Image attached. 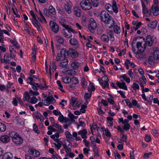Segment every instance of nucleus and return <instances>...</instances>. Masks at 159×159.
Wrapping results in <instances>:
<instances>
[{
	"instance_id": "35",
	"label": "nucleus",
	"mask_w": 159,
	"mask_h": 159,
	"mask_svg": "<svg viewBox=\"0 0 159 159\" xmlns=\"http://www.w3.org/2000/svg\"><path fill=\"white\" fill-rule=\"evenodd\" d=\"M48 10L53 15H55L56 13L55 9L52 6H50L49 7Z\"/></svg>"
},
{
	"instance_id": "43",
	"label": "nucleus",
	"mask_w": 159,
	"mask_h": 159,
	"mask_svg": "<svg viewBox=\"0 0 159 159\" xmlns=\"http://www.w3.org/2000/svg\"><path fill=\"white\" fill-rule=\"evenodd\" d=\"M132 87L133 88L135 92H136V89H139V84L136 83H134L133 84Z\"/></svg>"
},
{
	"instance_id": "61",
	"label": "nucleus",
	"mask_w": 159,
	"mask_h": 159,
	"mask_svg": "<svg viewBox=\"0 0 159 159\" xmlns=\"http://www.w3.org/2000/svg\"><path fill=\"white\" fill-rule=\"evenodd\" d=\"M100 84H101L103 88H105V87H108L109 86V84L108 83L105 82L104 83L103 82L100 83Z\"/></svg>"
},
{
	"instance_id": "39",
	"label": "nucleus",
	"mask_w": 159,
	"mask_h": 159,
	"mask_svg": "<svg viewBox=\"0 0 159 159\" xmlns=\"http://www.w3.org/2000/svg\"><path fill=\"white\" fill-rule=\"evenodd\" d=\"M18 134L15 132H11L9 133V136L12 138V140L13 139L15 138L17 135Z\"/></svg>"
},
{
	"instance_id": "51",
	"label": "nucleus",
	"mask_w": 159,
	"mask_h": 159,
	"mask_svg": "<svg viewBox=\"0 0 159 159\" xmlns=\"http://www.w3.org/2000/svg\"><path fill=\"white\" fill-rule=\"evenodd\" d=\"M76 99L74 97H72L70 100V104L72 105H74L76 101Z\"/></svg>"
},
{
	"instance_id": "16",
	"label": "nucleus",
	"mask_w": 159,
	"mask_h": 159,
	"mask_svg": "<svg viewBox=\"0 0 159 159\" xmlns=\"http://www.w3.org/2000/svg\"><path fill=\"white\" fill-rule=\"evenodd\" d=\"M13 155L12 153L10 152H6L2 156V159H12Z\"/></svg>"
},
{
	"instance_id": "24",
	"label": "nucleus",
	"mask_w": 159,
	"mask_h": 159,
	"mask_svg": "<svg viewBox=\"0 0 159 159\" xmlns=\"http://www.w3.org/2000/svg\"><path fill=\"white\" fill-rule=\"evenodd\" d=\"M70 43L71 45L73 46H75L78 43V42L75 38H71L69 40Z\"/></svg>"
},
{
	"instance_id": "32",
	"label": "nucleus",
	"mask_w": 159,
	"mask_h": 159,
	"mask_svg": "<svg viewBox=\"0 0 159 159\" xmlns=\"http://www.w3.org/2000/svg\"><path fill=\"white\" fill-rule=\"evenodd\" d=\"M24 98H23L24 101H25L26 100H29L30 99V96L28 92H25L24 93Z\"/></svg>"
},
{
	"instance_id": "33",
	"label": "nucleus",
	"mask_w": 159,
	"mask_h": 159,
	"mask_svg": "<svg viewBox=\"0 0 159 159\" xmlns=\"http://www.w3.org/2000/svg\"><path fill=\"white\" fill-rule=\"evenodd\" d=\"M64 34L65 35V37L70 38L72 36V34L70 32L66 31V30H64Z\"/></svg>"
},
{
	"instance_id": "60",
	"label": "nucleus",
	"mask_w": 159,
	"mask_h": 159,
	"mask_svg": "<svg viewBox=\"0 0 159 159\" xmlns=\"http://www.w3.org/2000/svg\"><path fill=\"white\" fill-rule=\"evenodd\" d=\"M11 57L10 56L9 57V56L8 54H6L4 56V58L7 61V62H9V61L10 60L9 58Z\"/></svg>"
},
{
	"instance_id": "64",
	"label": "nucleus",
	"mask_w": 159,
	"mask_h": 159,
	"mask_svg": "<svg viewBox=\"0 0 159 159\" xmlns=\"http://www.w3.org/2000/svg\"><path fill=\"white\" fill-rule=\"evenodd\" d=\"M49 102L52 101L53 100H54V98L52 96H49L47 97L46 99Z\"/></svg>"
},
{
	"instance_id": "46",
	"label": "nucleus",
	"mask_w": 159,
	"mask_h": 159,
	"mask_svg": "<svg viewBox=\"0 0 159 159\" xmlns=\"http://www.w3.org/2000/svg\"><path fill=\"white\" fill-rule=\"evenodd\" d=\"M87 107V106L84 105H82L80 110V112L82 113H84L85 111V109Z\"/></svg>"
},
{
	"instance_id": "25",
	"label": "nucleus",
	"mask_w": 159,
	"mask_h": 159,
	"mask_svg": "<svg viewBox=\"0 0 159 159\" xmlns=\"http://www.w3.org/2000/svg\"><path fill=\"white\" fill-rule=\"evenodd\" d=\"M74 11H75V14L78 17L80 16V11L78 7H75L74 8Z\"/></svg>"
},
{
	"instance_id": "58",
	"label": "nucleus",
	"mask_w": 159,
	"mask_h": 159,
	"mask_svg": "<svg viewBox=\"0 0 159 159\" xmlns=\"http://www.w3.org/2000/svg\"><path fill=\"white\" fill-rule=\"evenodd\" d=\"M152 152H149L148 153H145L143 155V157L144 158L146 159L149 157V156L152 155Z\"/></svg>"
},
{
	"instance_id": "15",
	"label": "nucleus",
	"mask_w": 159,
	"mask_h": 159,
	"mask_svg": "<svg viewBox=\"0 0 159 159\" xmlns=\"http://www.w3.org/2000/svg\"><path fill=\"white\" fill-rule=\"evenodd\" d=\"M55 40L59 43L63 45L64 44L65 41L63 38L61 36L57 35L55 37Z\"/></svg>"
},
{
	"instance_id": "62",
	"label": "nucleus",
	"mask_w": 159,
	"mask_h": 159,
	"mask_svg": "<svg viewBox=\"0 0 159 159\" xmlns=\"http://www.w3.org/2000/svg\"><path fill=\"white\" fill-rule=\"evenodd\" d=\"M145 140L148 142L150 141L151 140V137L149 135H146L145 137Z\"/></svg>"
},
{
	"instance_id": "41",
	"label": "nucleus",
	"mask_w": 159,
	"mask_h": 159,
	"mask_svg": "<svg viewBox=\"0 0 159 159\" xmlns=\"http://www.w3.org/2000/svg\"><path fill=\"white\" fill-rule=\"evenodd\" d=\"M91 2L93 5L94 7H97L99 5L98 0H91Z\"/></svg>"
},
{
	"instance_id": "7",
	"label": "nucleus",
	"mask_w": 159,
	"mask_h": 159,
	"mask_svg": "<svg viewBox=\"0 0 159 159\" xmlns=\"http://www.w3.org/2000/svg\"><path fill=\"white\" fill-rule=\"evenodd\" d=\"M13 141L16 144H20L23 143L22 138L19 135H17L15 138L13 139Z\"/></svg>"
},
{
	"instance_id": "19",
	"label": "nucleus",
	"mask_w": 159,
	"mask_h": 159,
	"mask_svg": "<svg viewBox=\"0 0 159 159\" xmlns=\"http://www.w3.org/2000/svg\"><path fill=\"white\" fill-rule=\"evenodd\" d=\"M155 60H159V50L157 49L155 50L153 54Z\"/></svg>"
},
{
	"instance_id": "13",
	"label": "nucleus",
	"mask_w": 159,
	"mask_h": 159,
	"mask_svg": "<svg viewBox=\"0 0 159 159\" xmlns=\"http://www.w3.org/2000/svg\"><path fill=\"white\" fill-rule=\"evenodd\" d=\"M32 22L33 25L38 30L40 29L41 25L36 18L32 19Z\"/></svg>"
},
{
	"instance_id": "10",
	"label": "nucleus",
	"mask_w": 159,
	"mask_h": 159,
	"mask_svg": "<svg viewBox=\"0 0 159 159\" xmlns=\"http://www.w3.org/2000/svg\"><path fill=\"white\" fill-rule=\"evenodd\" d=\"M10 140L9 136L7 135H3L0 138V140L4 143L8 142Z\"/></svg>"
},
{
	"instance_id": "3",
	"label": "nucleus",
	"mask_w": 159,
	"mask_h": 159,
	"mask_svg": "<svg viewBox=\"0 0 159 159\" xmlns=\"http://www.w3.org/2000/svg\"><path fill=\"white\" fill-rule=\"evenodd\" d=\"M106 19L107 22H103L106 25H107V26L110 28H111L115 24L114 21L111 16H109Z\"/></svg>"
},
{
	"instance_id": "14",
	"label": "nucleus",
	"mask_w": 159,
	"mask_h": 159,
	"mask_svg": "<svg viewBox=\"0 0 159 159\" xmlns=\"http://www.w3.org/2000/svg\"><path fill=\"white\" fill-rule=\"evenodd\" d=\"M148 3H142V6L143 7V12L145 15L149 13V11L148 10V9L146 7L148 5Z\"/></svg>"
},
{
	"instance_id": "50",
	"label": "nucleus",
	"mask_w": 159,
	"mask_h": 159,
	"mask_svg": "<svg viewBox=\"0 0 159 159\" xmlns=\"http://www.w3.org/2000/svg\"><path fill=\"white\" fill-rule=\"evenodd\" d=\"M87 133V130L84 129L82 130H80L78 132V134H80L81 135H84V134H86Z\"/></svg>"
},
{
	"instance_id": "59",
	"label": "nucleus",
	"mask_w": 159,
	"mask_h": 159,
	"mask_svg": "<svg viewBox=\"0 0 159 159\" xmlns=\"http://www.w3.org/2000/svg\"><path fill=\"white\" fill-rule=\"evenodd\" d=\"M17 100L16 98H14L12 102V104L15 106H16L17 105Z\"/></svg>"
},
{
	"instance_id": "53",
	"label": "nucleus",
	"mask_w": 159,
	"mask_h": 159,
	"mask_svg": "<svg viewBox=\"0 0 159 159\" xmlns=\"http://www.w3.org/2000/svg\"><path fill=\"white\" fill-rule=\"evenodd\" d=\"M102 80L104 82L108 83V79L106 76H104L102 78Z\"/></svg>"
},
{
	"instance_id": "2",
	"label": "nucleus",
	"mask_w": 159,
	"mask_h": 159,
	"mask_svg": "<svg viewBox=\"0 0 159 159\" xmlns=\"http://www.w3.org/2000/svg\"><path fill=\"white\" fill-rule=\"evenodd\" d=\"M49 25L52 30L55 33L58 32L59 30V26L55 22L51 21L49 22Z\"/></svg>"
},
{
	"instance_id": "31",
	"label": "nucleus",
	"mask_w": 159,
	"mask_h": 159,
	"mask_svg": "<svg viewBox=\"0 0 159 159\" xmlns=\"http://www.w3.org/2000/svg\"><path fill=\"white\" fill-rule=\"evenodd\" d=\"M120 77L123 79L126 82L129 83L130 82V79L127 77V75L125 74L123 75H120Z\"/></svg>"
},
{
	"instance_id": "27",
	"label": "nucleus",
	"mask_w": 159,
	"mask_h": 159,
	"mask_svg": "<svg viewBox=\"0 0 159 159\" xmlns=\"http://www.w3.org/2000/svg\"><path fill=\"white\" fill-rule=\"evenodd\" d=\"M63 81L66 84H68L71 82V79L68 76H66L62 78Z\"/></svg>"
},
{
	"instance_id": "28",
	"label": "nucleus",
	"mask_w": 159,
	"mask_h": 159,
	"mask_svg": "<svg viewBox=\"0 0 159 159\" xmlns=\"http://www.w3.org/2000/svg\"><path fill=\"white\" fill-rule=\"evenodd\" d=\"M101 39L102 41L105 42H108L109 39L108 36L105 34H103L102 35Z\"/></svg>"
},
{
	"instance_id": "34",
	"label": "nucleus",
	"mask_w": 159,
	"mask_h": 159,
	"mask_svg": "<svg viewBox=\"0 0 159 159\" xmlns=\"http://www.w3.org/2000/svg\"><path fill=\"white\" fill-rule=\"evenodd\" d=\"M6 127L5 125L2 123H0V131L4 132L6 130Z\"/></svg>"
},
{
	"instance_id": "23",
	"label": "nucleus",
	"mask_w": 159,
	"mask_h": 159,
	"mask_svg": "<svg viewBox=\"0 0 159 159\" xmlns=\"http://www.w3.org/2000/svg\"><path fill=\"white\" fill-rule=\"evenodd\" d=\"M71 66L74 69H77L80 66V64L77 62H74L71 63Z\"/></svg>"
},
{
	"instance_id": "21",
	"label": "nucleus",
	"mask_w": 159,
	"mask_h": 159,
	"mask_svg": "<svg viewBox=\"0 0 159 159\" xmlns=\"http://www.w3.org/2000/svg\"><path fill=\"white\" fill-rule=\"evenodd\" d=\"M112 7L113 11L116 13L118 12V9L116 5V2L115 1H113L112 3Z\"/></svg>"
},
{
	"instance_id": "8",
	"label": "nucleus",
	"mask_w": 159,
	"mask_h": 159,
	"mask_svg": "<svg viewBox=\"0 0 159 159\" xmlns=\"http://www.w3.org/2000/svg\"><path fill=\"white\" fill-rule=\"evenodd\" d=\"M54 141H56L57 143H53V144L55 147L57 148V150H59L61 147L62 144V142L59 139H54Z\"/></svg>"
},
{
	"instance_id": "44",
	"label": "nucleus",
	"mask_w": 159,
	"mask_h": 159,
	"mask_svg": "<svg viewBox=\"0 0 159 159\" xmlns=\"http://www.w3.org/2000/svg\"><path fill=\"white\" fill-rule=\"evenodd\" d=\"M33 128L34 131L37 133L38 134H39L40 133V131L38 129V128L37 125L35 124H34L33 125Z\"/></svg>"
},
{
	"instance_id": "22",
	"label": "nucleus",
	"mask_w": 159,
	"mask_h": 159,
	"mask_svg": "<svg viewBox=\"0 0 159 159\" xmlns=\"http://www.w3.org/2000/svg\"><path fill=\"white\" fill-rule=\"evenodd\" d=\"M88 93H85L84 95V98L85 100H87L91 98L92 92L89 90V88H88Z\"/></svg>"
},
{
	"instance_id": "48",
	"label": "nucleus",
	"mask_w": 159,
	"mask_h": 159,
	"mask_svg": "<svg viewBox=\"0 0 159 159\" xmlns=\"http://www.w3.org/2000/svg\"><path fill=\"white\" fill-rule=\"evenodd\" d=\"M132 103L133 105L135 106H136L137 108H139L140 107L139 104L137 102L135 99L132 100Z\"/></svg>"
},
{
	"instance_id": "45",
	"label": "nucleus",
	"mask_w": 159,
	"mask_h": 159,
	"mask_svg": "<svg viewBox=\"0 0 159 159\" xmlns=\"http://www.w3.org/2000/svg\"><path fill=\"white\" fill-rule=\"evenodd\" d=\"M127 139V136L126 135L123 134L122 137L120 138L121 142H119V143H121L126 142Z\"/></svg>"
},
{
	"instance_id": "6",
	"label": "nucleus",
	"mask_w": 159,
	"mask_h": 159,
	"mask_svg": "<svg viewBox=\"0 0 159 159\" xmlns=\"http://www.w3.org/2000/svg\"><path fill=\"white\" fill-rule=\"evenodd\" d=\"M67 55L70 56L72 58H77L78 57V52L73 49H70L67 51Z\"/></svg>"
},
{
	"instance_id": "17",
	"label": "nucleus",
	"mask_w": 159,
	"mask_h": 159,
	"mask_svg": "<svg viewBox=\"0 0 159 159\" xmlns=\"http://www.w3.org/2000/svg\"><path fill=\"white\" fill-rule=\"evenodd\" d=\"M157 23L158 22L157 21H154L150 22L149 24H148V26L150 28L152 29H154L157 27Z\"/></svg>"
},
{
	"instance_id": "20",
	"label": "nucleus",
	"mask_w": 159,
	"mask_h": 159,
	"mask_svg": "<svg viewBox=\"0 0 159 159\" xmlns=\"http://www.w3.org/2000/svg\"><path fill=\"white\" fill-rule=\"evenodd\" d=\"M65 133L66 137L68 139H69L71 141H73L74 140V139L72 137V135L69 131H66L65 132Z\"/></svg>"
},
{
	"instance_id": "37",
	"label": "nucleus",
	"mask_w": 159,
	"mask_h": 159,
	"mask_svg": "<svg viewBox=\"0 0 159 159\" xmlns=\"http://www.w3.org/2000/svg\"><path fill=\"white\" fill-rule=\"evenodd\" d=\"M68 75L72 76L76 74V72L73 70H68L67 71Z\"/></svg>"
},
{
	"instance_id": "47",
	"label": "nucleus",
	"mask_w": 159,
	"mask_h": 159,
	"mask_svg": "<svg viewBox=\"0 0 159 159\" xmlns=\"http://www.w3.org/2000/svg\"><path fill=\"white\" fill-rule=\"evenodd\" d=\"M93 151L95 152V153L98 156H99L98 155V148L97 147L96 145H94L93 146Z\"/></svg>"
},
{
	"instance_id": "38",
	"label": "nucleus",
	"mask_w": 159,
	"mask_h": 159,
	"mask_svg": "<svg viewBox=\"0 0 159 159\" xmlns=\"http://www.w3.org/2000/svg\"><path fill=\"white\" fill-rule=\"evenodd\" d=\"M155 60V58L153 55L150 56L148 58V62L151 64H152V63L154 62Z\"/></svg>"
},
{
	"instance_id": "12",
	"label": "nucleus",
	"mask_w": 159,
	"mask_h": 159,
	"mask_svg": "<svg viewBox=\"0 0 159 159\" xmlns=\"http://www.w3.org/2000/svg\"><path fill=\"white\" fill-rule=\"evenodd\" d=\"M9 50L10 52V57L12 58H14L16 55V50L11 46L9 47Z\"/></svg>"
},
{
	"instance_id": "29",
	"label": "nucleus",
	"mask_w": 159,
	"mask_h": 159,
	"mask_svg": "<svg viewBox=\"0 0 159 159\" xmlns=\"http://www.w3.org/2000/svg\"><path fill=\"white\" fill-rule=\"evenodd\" d=\"M114 32L117 34H119L120 32V28L117 25L115 26L113 28Z\"/></svg>"
},
{
	"instance_id": "1",
	"label": "nucleus",
	"mask_w": 159,
	"mask_h": 159,
	"mask_svg": "<svg viewBox=\"0 0 159 159\" xmlns=\"http://www.w3.org/2000/svg\"><path fill=\"white\" fill-rule=\"evenodd\" d=\"M80 5L82 8L85 10H89L92 8L91 4L89 0H82L80 2Z\"/></svg>"
},
{
	"instance_id": "18",
	"label": "nucleus",
	"mask_w": 159,
	"mask_h": 159,
	"mask_svg": "<svg viewBox=\"0 0 159 159\" xmlns=\"http://www.w3.org/2000/svg\"><path fill=\"white\" fill-rule=\"evenodd\" d=\"M146 41L148 46H151L152 45V38L151 35H148L146 37Z\"/></svg>"
},
{
	"instance_id": "55",
	"label": "nucleus",
	"mask_w": 159,
	"mask_h": 159,
	"mask_svg": "<svg viewBox=\"0 0 159 159\" xmlns=\"http://www.w3.org/2000/svg\"><path fill=\"white\" fill-rule=\"evenodd\" d=\"M68 115L70 119L72 120H73L74 119H76V118H75V116L70 112L69 113Z\"/></svg>"
},
{
	"instance_id": "52",
	"label": "nucleus",
	"mask_w": 159,
	"mask_h": 159,
	"mask_svg": "<svg viewBox=\"0 0 159 159\" xmlns=\"http://www.w3.org/2000/svg\"><path fill=\"white\" fill-rule=\"evenodd\" d=\"M130 125L129 123H127L124 125V129L126 130H128L130 128Z\"/></svg>"
},
{
	"instance_id": "11",
	"label": "nucleus",
	"mask_w": 159,
	"mask_h": 159,
	"mask_svg": "<svg viewBox=\"0 0 159 159\" xmlns=\"http://www.w3.org/2000/svg\"><path fill=\"white\" fill-rule=\"evenodd\" d=\"M137 47L138 49L139 52H143L145 49L146 48L144 46L143 48L142 46V43L139 42L137 43Z\"/></svg>"
},
{
	"instance_id": "63",
	"label": "nucleus",
	"mask_w": 159,
	"mask_h": 159,
	"mask_svg": "<svg viewBox=\"0 0 159 159\" xmlns=\"http://www.w3.org/2000/svg\"><path fill=\"white\" fill-rule=\"evenodd\" d=\"M153 96L152 95H150L149 99H147V101L148 103L150 104H151V103L152 102V100L153 99Z\"/></svg>"
},
{
	"instance_id": "30",
	"label": "nucleus",
	"mask_w": 159,
	"mask_h": 159,
	"mask_svg": "<svg viewBox=\"0 0 159 159\" xmlns=\"http://www.w3.org/2000/svg\"><path fill=\"white\" fill-rule=\"evenodd\" d=\"M60 52V55L62 56V57H66V54L67 55V52H66V50L65 49H62L61 50Z\"/></svg>"
},
{
	"instance_id": "56",
	"label": "nucleus",
	"mask_w": 159,
	"mask_h": 159,
	"mask_svg": "<svg viewBox=\"0 0 159 159\" xmlns=\"http://www.w3.org/2000/svg\"><path fill=\"white\" fill-rule=\"evenodd\" d=\"M125 101L127 106H128L129 107H132V104L129 100L127 99L125 100Z\"/></svg>"
},
{
	"instance_id": "42",
	"label": "nucleus",
	"mask_w": 159,
	"mask_h": 159,
	"mask_svg": "<svg viewBox=\"0 0 159 159\" xmlns=\"http://www.w3.org/2000/svg\"><path fill=\"white\" fill-rule=\"evenodd\" d=\"M71 82L75 84H76L79 83V81L78 79L75 77H72L71 79Z\"/></svg>"
},
{
	"instance_id": "54",
	"label": "nucleus",
	"mask_w": 159,
	"mask_h": 159,
	"mask_svg": "<svg viewBox=\"0 0 159 159\" xmlns=\"http://www.w3.org/2000/svg\"><path fill=\"white\" fill-rule=\"evenodd\" d=\"M104 131L106 136L107 137H110L111 134L110 132L109 131L108 129L107 128L105 129H104Z\"/></svg>"
},
{
	"instance_id": "49",
	"label": "nucleus",
	"mask_w": 159,
	"mask_h": 159,
	"mask_svg": "<svg viewBox=\"0 0 159 159\" xmlns=\"http://www.w3.org/2000/svg\"><path fill=\"white\" fill-rule=\"evenodd\" d=\"M113 34L114 32L112 30H110L108 32V34L110 38L112 39V41H113L114 40V37L113 35Z\"/></svg>"
},
{
	"instance_id": "9",
	"label": "nucleus",
	"mask_w": 159,
	"mask_h": 159,
	"mask_svg": "<svg viewBox=\"0 0 159 159\" xmlns=\"http://www.w3.org/2000/svg\"><path fill=\"white\" fill-rule=\"evenodd\" d=\"M116 84L118 87L120 89L125 90L128 89L127 86L125 85V83L124 82H120L117 81Z\"/></svg>"
},
{
	"instance_id": "40",
	"label": "nucleus",
	"mask_w": 159,
	"mask_h": 159,
	"mask_svg": "<svg viewBox=\"0 0 159 159\" xmlns=\"http://www.w3.org/2000/svg\"><path fill=\"white\" fill-rule=\"evenodd\" d=\"M68 61L67 59H64L63 61L60 63V66L63 67H65L67 65Z\"/></svg>"
},
{
	"instance_id": "57",
	"label": "nucleus",
	"mask_w": 159,
	"mask_h": 159,
	"mask_svg": "<svg viewBox=\"0 0 159 159\" xmlns=\"http://www.w3.org/2000/svg\"><path fill=\"white\" fill-rule=\"evenodd\" d=\"M10 42L14 46H15L17 44H18L17 42L16 39H14L13 40L11 39L10 41Z\"/></svg>"
},
{
	"instance_id": "5",
	"label": "nucleus",
	"mask_w": 159,
	"mask_h": 159,
	"mask_svg": "<svg viewBox=\"0 0 159 159\" xmlns=\"http://www.w3.org/2000/svg\"><path fill=\"white\" fill-rule=\"evenodd\" d=\"M100 17L101 21L102 22H107V18L110 16L109 14L106 11L103 10L101 11L100 14Z\"/></svg>"
},
{
	"instance_id": "36",
	"label": "nucleus",
	"mask_w": 159,
	"mask_h": 159,
	"mask_svg": "<svg viewBox=\"0 0 159 159\" xmlns=\"http://www.w3.org/2000/svg\"><path fill=\"white\" fill-rule=\"evenodd\" d=\"M28 102L31 103L35 104L37 102V99L36 97H33L30 99L28 101Z\"/></svg>"
},
{
	"instance_id": "26",
	"label": "nucleus",
	"mask_w": 159,
	"mask_h": 159,
	"mask_svg": "<svg viewBox=\"0 0 159 159\" xmlns=\"http://www.w3.org/2000/svg\"><path fill=\"white\" fill-rule=\"evenodd\" d=\"M64 9L67 13L70 14L71 13V10L70 7L68 4H65L64 5Z\"/></svg>"
},
{
	"instance_id": "4",
	"label": "nucleus",
	"mask_w": 159,
	"mask_h": 159,
	"mask_svg": "<svg viewBox=\"0 0 159 159\" xmlns=\"http://www.w3.org/2000/svg\"><path fill=\"white\" fill-rule=\"evenodd\" d=\"M90 23L89 26V29L91 32H93L97 26L96 21L93 19L90 20Z\"/></svg>"
}]
</instances>
